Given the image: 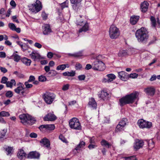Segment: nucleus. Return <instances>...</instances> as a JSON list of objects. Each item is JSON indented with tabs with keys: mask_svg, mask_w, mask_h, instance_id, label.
I'll return each mask as SVG.
<instances>
[{
	"mask_svg": "<svg viewBox=\"0 0 160 160\" xmlns=\"http://www.w3.org/2000/svg\"><path fill=\"white\" fill-rule=\"evenodd\" d=\"M29 82L26 81L24 83V85L25 86L26 88H32L33 85L32 84H29Z\"/></svg>",
	"mask_w": 160,
	"mask_h": 160,
	"instance_id": "53",
	"label": "nucleus"
},
{
	"mask_svg": "<svg viewBox=\"0 0 160 160\" xmlns=\"http://www.w3.org/2000/svg\"><path fill=\"white\" fill-rule=\"evenodd\" d=\"M15 93L18 94H21L23 96L26 94L27 93L25 92L24 90V88L22 87H18L14 90Z\"/></svg>",
	"mask_w": 160,
	"mask_h": 160,
	"instance_id": "18",
	"label": "nucleus"
},
{
	"mask_svg": "<svg viewBox=\"0 0 160 160\" xmlns=\"http://www.w3.org/2000/svg\"><path fill=\"white\" fill-rule=\"evenodd\" d=\"M128 122V119L125 118H123L119 122L118 124H121L122 126L124 127H125L126 124Z\"/></svg>",
	"mask_w": 160,
	"mask_h": 160,
	"instance_id": "38",
	"label": "nucleus"
},
{
	"mask_svg": "<svg viewBox=\"0 0 160 160\" xmlns=\"http://www.w3.org/2000/svg\"><path fill=\"white\" fill-rule=\"evenodd\" d=\"M151 21V26L154 28H160V21L159 18H157V21L155 18L153 16H151L150 18Z\"/></svg>",
	"mask_w": 160,
	"mask_h": 160,
	"instance_id": "10",
	"label": "nucleus"
},
{
	"mask_svg": "<svg viewBox=\"0 0 160 160\" xmlns=\"http://www.w3.org/2000/svg\"><path fill=\"white\" fill-rule=\"evenodd\" d=\"M21 61L23 63L28 66H30L31 62V61L30 59L25 57L22 58L21 59Z\"/></svg>",
	"mask_w": 160,
	"mask_h": 160,
	"instance_id": "31",
	"label": "nucleus"
},
{
	"mask_svg": "<svg viewBox=\"0 0 160 160\" xmlns=\"http://www.w3.org/2000/svg\"><path fill=\"white\" fill-rule=\"evenodd\" d=\"M138 76V74L136 73H132L130 74L129 77L132 78H135Z\"/></svg>",
	"mask_w": 160,
	"mask_h": 160,
	"instance_id": "51",
	"label": "nucleus"
},
{
	"mask_svg": "<svg viewBox=\"0 0 160 160\" xmlns=\"http://www.w3.org/2000/svg\"><path fill=\"white\" fill-rule=\"evenodd\" d=\"M88 105L90 107L93 108H96L97 106V103L94 98H92L90 99Z\"/></svg>",
	"mask_w": 160,
	"mask_h": 160,
	"instance_id": "29",
	"label": "nucleus"
},
{
	"mask_svg": "<svg viewBox=\"0 0 160 160\" xmlns=\"http://www.w3.org/2000/svg\"><path fill=\"white\" fill-rule=\"evenodd\" d=\"M109 36L111 39L118 38L120 35L119 29L114 25L110 26L109 29Z\"/></svg>",
	"mask_w": 160,
	"mask_h": 160,
	"instance_id": "4",
	"label": "nucleus"
},
{
	"mask_svg": "<svg viewBox=\"0 0 160 160\" xmlns=\"http://www.w3.org/2000/svg\"><path fill=\"white\" fill-rule=\"evenodd\" d=\"M121 125V124H119L117 125L115 130L116 132H118L124 130V127Z\"/></svg>",
	"mask_w": 160,
	"mask_h": 160,
	"instance_id": "37",
	"label": "nucleus"
},
{
	"mask_svg": "<svg viewBox=\"0 0 160 160\" xmlns=\"http://www.w3.org/2000/svg\"><path fill=\"white\" fill-rule=\"evenodd\" d=\"M59 6L61 7V9H63L65 8H68V1L66 0L65 1L59 4Z\"/></svg>",
	"mask_w": 160,
	"mask_h": 160,
	"instance_id": "36",
	"label": "nucleus"
},
{
	"mask_svg": "<svg viewBox=\"0 0 160 160\" xmlns=\"http://www.w3.org/2000/svg\"><path fill=\"white\" fill-rule=\"evenodd\" d=\"M107 77L108 78V79L104 78L103 80V82H109L112 81L114 79L116 78L115 76L112 74H107Z\"/></svg>",
	"mask_w": 160,
	"mask_h": 160,
	"instance_id": "24",
	"label": "nucleus"
},
{
	"mask_svg": "<svg viewBox=\"0 0 160 160\" xmlns=\"http://www.w3.org/2000/svg\"><path fill=\"white\" fill-rule=\"evenodd\" d=\"M85 145V143L83 141H81L75 148V149L76 151L79 150L81 148H83Z\"/></svg>",
	"mask_w": 160,
	"mask_h": 160,
	"instance_id": "32",
	"label": "nucleus"
},
{
	"mask_svg": "<svg viewBox=\"0 0 160 160\" xmlns=\"http://www.w3.org/2000/svg\"><path fill=\"white\" fill-rule=\"evenodd\" d=\"M124 158L125 160H136V158L135 156H132L129 157H124Z\"/></svg>",
	"mask_w": 160,
	"mask_h": 160,
	"instance_id": "52",
	"label": "nucleus"
},
{
	"mask_svg": "<svg viewBox=\"0 0 160 160\" xmlns=\"http://www.w3.org/2000/svg\"><path fill=\"white\" fill-rule=\"evenodd\" d=\"M42 145L44 146L47 148H49L50 147V142L49 140L46 138L42 139L40 142Z\"/></svg>",
	"mask_w": 160,
	"mask_h": 160,
	"instance_id": "19",
	"label": "nucleus"
},
{
	"mask_svg": "<svg viewBox=\"0 0 160 160\" xmlns=\"http://www.w3.org/2000/svg\"><path fill=\"white\" fill-rule=\"evenodd\" d=\"M8 78L6 77H3L1 79V82L2 83L6 84L8 82Z\"/></svg>",
	"mask_w": 160,
	"mask_h": 160,
	"instance_id": "49",
	"label": "nucleus"
},
{
	"mask_svg": "<svg viewBox=\"0 0 160 160\" xmlns=\"http://www.w3.org/2000/svg\"><path fill=\"white\" fill-rule=\"evenodd\" d=\"M89 142L91 144L95 143V138L94 137H89Z\"/></svg>",
	"mask_w": 160,
	"mask_h": 160,
	"instance_id": "63",
	"label": "nucleus"
},
{
	"mask_svg": "<svg viewBox=\"0 0 160 160\" xmlns=\"http://www.w3.org/2000/svg\"><path fill=\"white\" fill-rule=\"evenodd\" d=\"M28 7L30 10L35 13L40 11L42 8L41 2L39 0H37L35 3L29 5Z\"/></svg>",
	"mask_w": 160,
	"mask_h": 160,
	"instance_id": "7",
	"label": "nucleus"
},
{
	"mask_svg": "<svg viewBox=\"0 0 160 160\" xmlns=\"http://www.w3.org/2000/svg\"><path fill=\"white\" fill-rule=\"evenodd\" d=\"M13 74L16 75L19 78H22L23 77V75L19 73L17 71H15L13 72Z\"/></svg>",
	"mask_w": 160,
	"mask_h": 160,
	"instance_id": "56",
	"label": "nucleus"
},
{
	"mask_svg": "<svg viewBox=\"0 0 160 160\" xmlns=\"http://www.w3.org/2000/svg\"><path fill=\"white\" fill-rule=\"evenodd\" d=\"M97 147V145L95 144H91L88 146V147L90 149H92L96 148Z\"/></svg>",
	"mask_w": 160,
	"mask_h": 160,
	"instance_id": "62",
	"label": "nucleus"
},
{
	"mask_svg": "<svg viewBox=\"0 0 160 160\" xmlns=\"http://www.w3.org/2000/svg\"><path fill=\"white\" fill-rule=\"evenodd\" d=\"M75 68L76 70H80L82 68V65L79 63H77L75 66Z\"/></svg>",
	"mask_w": 160,
	"mask_h": 160,
	"instance_id": "54",
	"label": "nucleus"
},
{
	"mask_svg": "<svg viewBox=\"0 0 160 160\" xmlns=\"http://www.w3.org/2000/svg\"><path fill=\"white\" fill-rule=\"evenodd\" d=\"M21 122L24 125H32L35 123V120L28 114H22L19 116Z\"/></svg>",
	"mask_w": 160,
	"mask_h": 160,
	"instance_id": "3",
	"label": "nucleus"
},
{
	"mask_svg": "<svg viewBox=\"0 0 160 160\" xmlns=\"http://www.w3.org/2000/svg\"><path fill=\"white\" fill-rule=\"evenodd\" d=\"M135 36L138 42H145L149 37L148 32L146 28L142 27L137 30L135 33Z\"/></svg>",
	"mask_w": 160,
	"mask_h": 160,
	"instance_id": "2",
	"label": "nucleus"
},
{
	"mask_svg": "<svg viewBox=\"0 0 160 160\" xmlns=\"http://www.w3.org/2000/svg\"><path fill=\"white\" fill-rule=\"evenodd\" d=\"M57 74V72L56 71L52 70L47 73H45V75L48 77H51L56 76Z\"/></svg>",
	"mask_w": 160,
	"mask_h": 160,
	"instance_id": "28",
	"label": "nucleus"
},
{
	"mask_svg": "<svg viewBox=\"0 0 160 160\" xmlns=\"http://www.w3.org/2000/svg\"><path fill=\"white\" fill-rule=\"evenodd\" d=\"M71 3L73 4L72 7L75 10H78L82 0H70Z\"/></svg>",
	"mask_w": 160,
	"mask_h": 160,
	"instance_id": "12",
	"label": "nucleus"
},
{
	"mask_svg": "<svg viewBox=\"0 0 160 160\" xmlns=\"http://www.w3.org/2000/svg\"><path fill=\"white\" fill-rule=\"evenodd\" d=\"M42 31L45 35H48L52 32L50 25L48 24H45L43 26Z\"/></svg>",
	"mask_w": 160,
	"mask_h": 160,
	"instance_id": "16",
	"label": "nucleus"
},
{
	"mask_svg": "<svg viewBox=\"0 0 160 160\" xmlns=\"http://www.w3.org/2000/svg\"><path fill=\"white\" fill-rule=\"evenodd\" d=\"M139 18V16H138L133 15L131 17L130 22L131 23L132 25L135 24Z\"/></svg>",
	"mask_w": 160,
	"mask_h": 160,
	"instance_id": "25",
	"label": "nucleus"
},
{
	"mask_svg": "<svg viewBox=\"0 0 160 160\" xmlns=\"http://www.w3.org/2000/svg\"><path fill=\"white\" fill-rule=\"evenodd\" d=\"M59 138L63 142L66 144L68 143V142L66 139L65 138V137L63 136L62 135H60L59 137Z\"/></svg>",
	"mask_w": 160,
	"mask_h": 160,
	"instance_id": "45",
	"label": "nucleus"
},
{
	"mask_svg": "<svg viewBox=\"0 0 160 160\" xmlns=\"http://www.w3.org/2000/svg\"><path fill=\"white\" fill-rule=\"evenodd\" d=\"M128 54L127 50L124 49H121L119 50L118 55L119 57H122L128 56Z\"/></svg>",
	"mask_w": 160,
	"mask_h": 160,
	"instance_id": "27",
	"label": "nucleus"
},
{
	"mask_svg": "<svg viewBox=\"0 0 160 160\" xmlns=\"http://www.w3.org/2000/svg\"><path fill=\"white\" fill-rule=\"evenodd\" d=\"M74 55L75 58L79 57L82 55V52H79L74 53Z\"/></svg>",
	"mask_w": 160,
	"mask_h": 160,
	"instance_id": "55",
	"label": "nucleus"
},
{
	"mask_svg": "<svg viewBox=\"0 0 160 160\" xmlns=\"http://www.w3.org/2000/svg\"><path fill=\"white\" fill-rule=\"evenodd\" d=\"M144 91L148 95L153 96L155 93V89L153 87H151L145 88Z\"/></svg>",
	"mask_w": 160,
	"mask_h": 160,
	"instance_id": "15",
	"label": "nucleus"
},
{
	"mask_svg": "<svg viewBox=\"0 0 160 160\" xmlns=\"http://www.w3.org/2000/svg\"><path fill=\"white\" fill-rule=\"evenodd\" d=\"M40 154L36 151L30 152L28 155L27 158L28 159H38Z\"/></svg>",
	"mask_w": 160,
	"mask_h": 160,
	"instance_id": "14",
	"label": "nucleus"
},
{
	"mask_svg": "<svg viewBox=\"0 0 160 160\" xmlns=\"http://www.w3.org/2000/svg\"><path fill=\"white\" fill-rule=\"evenodd\" d=\"M39 128L40 130L41 131L44 132L46 131H48L47 130V125H40L39 127Z\"/></svg>",
	"mask_w": 160,
	"mask_h": 160,
	"instance_id": "43",
	"label": "nucleus"
},
{
	"mask_svg": "<svg viewBox=\"0 0 160 160\" xmlns=\"http://www.w3.org/2000/svg\"><path fill=\"white\" fill-rule=\"evenodd\" d=\"M56 55L55 54L51 52H49L47 54V57L49 58H51L53 57V55Z\"/></svg>",
	"mask_w": 160,
	"mask_h": 160,
	"instance_id": "59",
	"label": "nucleus"
},
{
	"mask_svg": "<svg viewBox=\"0 0 160 160\" xmlns=\"http://www.w3.org/2000/svg\"><path fill=\"white\" fill-rule=\"evenodd\" d=\"M118 77L122 80L126 81L128 78V73L124 72H120L118 73Z\"/></svg>",
	"mask_w": 160,
	"mask_h": 160,
	"instance_id": "20",
	"label": "nucleus"
},
{
	"mask_svg": "<svg viewBox=\"0 0 160 160\" xmlns=\"http://www.w3.org/2000/svg\"><path fill=\"white\" fill-rule=\"evenodd\" d=\"M12 56L13 57V59L16 62H18L21 59V57L18 55L13 53Z\"/></svg>",
	"mask_w": 160,
	"mask_h": 160,
	"instance_id": "41",
	"label": "nucleus"
},
{
	"mask_svg": "<svg viewBox=\"0 0 160 160\" xmlns=\"http://www.w3.org/2000/svg\"><path fill=\"white\" fill-rule=\"evenodd\" d=\"M35 79V78L33 76L31 75L29 77V78L27 82H29L34 81Z\"/></svg>",
	"mask_w": 160,
	"mask_h": 160,
	"instance_id": "57",
	"label": "nucleus"
},
{
	"mask_svg": "<svg viewBox=\"0 0 160 160\" xmlns=\"http://www.w3.org/2000/svg\"><path fill=\"white\" fill-rule=\"evenodd\" d=\"M16 81L14 79H12L10 81H8L6 83V86L7 87L12 88L13 86H16Z\"/></svg>",
	"mask_w": 160,
	"mask_h": 160,
	"instance_id": "30",
	"label": "nucleus"
},
{
	"mask_svg": "<svg viewBox=\"0 0 160 160\" xmlns=\"http://www.w3.org/2000/svg\"><path fill=\"white\" fill-rule=\"evenodd\" d=\"M109 94L105 91H102L100 93L98 94L99 98L104 100L108 97Z\"/></svg>",
	"mask_w": 160,
	"mask_h": 160,
	"instance_id": "21",
	"label": "nucleus"
},
{
	"mask_svg": "<svg viewBox=\"0 0 160 160\" xmlns=\"http://www.w3.org/2000/svg\"><path fill=\"white\" fill-rule=\"evenodd\" d=\"M88 29L89 26L88 24L85 23L84 26L79 30L78 32L79 33L81 32H86L88 31Z\"/></svg>",
	"mask_w": 160,
	"mask_h": 160,
	"instance_id": "34",
	"label": "nucleus"
},
{
	"mask_svg": "<svg viewBox=\"0 0 160 160\" xmlns=\"http://www.w3.org/2000/svg\"><path fill=\"white\" fill-rule=\"evenodd\" d=\"M66 68V66L65 64H62L58 66L56 68V69L58 70H63Z\"/></svg>",
	"mask_w": 160,
	"mask_h": 160,
	"instance_id": "44",
	"label": "nucleus"
},
{
	"mask_svg": "<svg viewBox=\"0 0 160 160\" xmlns=\"http://www.w3.org/2000/svg\"><path fill=\"white\" fill-rule=\"evenodd\" d=\"M69 125L72 129L79 130L81 129V126L79 120L76 118H73L70 120Z\"/></svg>",
	"mask_w": 160,
	"mask_h": 160,
	"instance_id": "6",
	"label": "nucleus"
},
{
	"mask_svg": "<svg viewBox=\"0 0 160 160\" xmlns=\"http://www.w3.org/2000/svg\"><path fill=\"white\" fill-rule=\"evenodd\" d=\"M10 116V114L8 112L2 111L0 112V117H8Z\"/></svg>",
	"mask_w": 160,
	"mask_h": 160,
	"instance_id": "42",
	"label": "nucleus"
},
{
	"mask_svg": "<svg viewBox=\"0 0 160 160\" xmlns=\"http://www.w3.org/2000/svg\"><path fill=\"white\" fill-rule=\"evenodd\" d=\"M138 92H135L120 99V105L123 106L126 104L132 103L136 99H138Z\"/></svg>",
	"mask_w": 160,
	"mask_h": 160,
	"instance_id": "1",
	"label": "nucleus"
},
{
	"mask_svg": "<svg viewBox=\"0 0 160 160\" xmlns=\"http://www.w3.org/2000/svg\"><path fill=\"white\" fill-rule=\"evenodd\" d=\"M75 72L74 71H72L71 72H66L62 73V74L64 76H68L70 77H73L75 75Z\"/></svg>",
	"mask_w": 160,
	"mask_h": 160,
	"instance_id": "35",
	"label": "nucleus"
},
{
	"mask_svg": "<svg viewBox=\"0 0 160 160\" xmlns=\"http://www.w3.org/2000/svg\"><path fill=\"white\" fill-rule=\"evenodd\" d=\"M45 102L48 104H50L55 100L56 96L52 92H47L43 96Z\"/></svg>",
	"mask_w": 160,
	"mask_h": 160,
	"instance_id": "5",
	"label": "nucleus"
},
{
	"mask_svg": "<svg viewBox=\"0 0 160 160\" xmlns=\"http://www.w3.org/2000/svg\"><path fill=\"white\" fill-rule=\"evenodd\" d=\"M86 76L84 75H81L78 76V78L79 81H82L85 80Z\"/></svg>",
	"mask_w": 160,
	"mask_h": 160,
	"instance_id": "58",
	"label": "nucleus"
},
{
	"mask_svg": "<svg viewBox=\"0 0 160 160\" xmlns=\"http://www.w3.org/2000/svg\"><path fill=\"white\" fill-rule=\"evenodd\" d=\"M46 77L42 75L40 76L38 78V80L39 81L43 82L46 80Z\"/></svg>",
	"mask_w": 160,
	"mask_h": 160,
	"instance_id": "50",
	"label": "nucleus"
},
{
	"mask_svg": "<svg viewBox=\"0 0 160 160\" xmlns=\"http://www.w3.org/2000/svg\"><path fill=\"white\" fill-rule=\"evenodd\" d=\"M0 70L3 73H5L8 71L5 68L0 66Z\"/></svg>",
	"mask_w": 160,
	"mask_h": 160,
	"instance_id": "64",
	"label": "nucleus"
},
{
	"mask_svg": "<svg viewBox=\"0 0 160 160\" xmlns=\"http://www.w3.org/2000/svg\"><path fill=\"white\" fill-rule=\"evenodd\" d=\"M30 56L31 58L34 61L42 59V58L41 57L39 54L36 52H32L30 54Z\"/></svg>",
	"mask_w": 160,
	"mask_h": 160,
	"instance_id": "17",
	"label": "nucleus"
},
{
	"mask_svg": "<svg viewBox=\"0 0 160 160\" xmlns=\"http://www.w3.org/2000/svg\"><path fill=\"white\" fill-rule=\"evenodd\" d=\"M137 124L141 128H150L152 126V123L151 122L146 121L143 119L139 120Z\"/></svg>",
	"mask_w": 160,
	"mask_h": 160,
	"instance_id": "9",
	"label": "nucleus"
},
{
	"mask_svg": "<svg viewBox=\"0 0 160 160\" xmlns=\"http://www.w3.org/2000/svg\"><path fill=\"white\" fill-rule=\"evenodd\" d=\"M8 27L10 28L12 31H14L16 28L15 24L12 23H9Z\"/></svg>",
	"mask_w": 160,
	"mask_h": 160,
	"instance_id": "48",
	"label": "nucleus"
},
{
	"mask_svg": "<svg viewBox=\"0 0 160 160\" xmlns=\"http://www.w3.org/2000/svg\"><path fill=\"white\" fill-rule=\"evenodd\" d=\"M21 48L23 51H26L28 50V46L25 44H23V45H21Z\"/></svg>",
	"mask_w": 160,
	"mask_h": 160,
	"instance_id": "61",
	"label": "nucleus"
},
{
	"mask_svg": "<svg viewBox=\"0 0 160 160\" xmlns=\"http://www.w3.org/2000/svg\"><path fill=\"white\" fill-rule=\"evenodd\" d=\"M144 145V142L143 140L138 139L135 140L134 145V148L136 150L142 148Z\"/></svg>",
	"mask_w": 160,
	"mask_h": 160,
	"instance_id": "13",
	"label": "nucleus"
},
{
	"mask_svg": "<svg viewBox=\"0 0 160 160\" xmlns=\"http://www.w3.org/2000/svg\"><path fill=\"white\" fill-rule=\"evenodd\" d=\"M6 130H2L0 133V138H2L5 135L6 133Z\"/></svg>",
	"mask_w": 160,
	"mask_h": 160,
	"instance_id": "60",
	"label": "nucleus"
},
{
	"mask_svg": "<svg viewBox=\"0 0 160 160\" xmlns=\"http://www.w3.org/2000/svg\"><path fill=\"white\" fill-rule=\"evenodd\" d=\"M148 5V3L146 1H144L141 3V8L142 12H145L147 11Z\"/></svg>",
	"mask_w": 160,
	"mask_h": 160,
	"instance_id": "22",
	"label": "nucleus"
},
{
	"mask_svg": "<svg viewBox=\"0 0 160 160\" xmlns=\"http://www.w3.org/2000/svg\"><path fill=\"white\" fill-rule=\"evenodd\" d=\"M57 117L52 113H48L44 118L43 119L45 121H53L57 119Z\"/></svg>",
	"mask_w": 160,
	"mask_h": 160,
	"instance_id": "11",
	"label": "nucleus"
},
{
	"mask_svg": "<svg viewBox=\"0 0 160 160\" xmlns=\"http://www.w3.org/2000/svg\"><path fill=\"white\" fill-rule=\"evenodd\" d=\"M92 69L94 70L102 71L105 69L104 63L100 61H96L94 62L92 65Z\"/></svg>",
	"mask_w": 160,
	"mask_h": 160,
	"instance_id": "8",
	"label": "nucleus"
},
{
	"mask_svg": "<svg viewBox=\"0 0 160 160\" xmlns=\"http://www.w3.org/2000/svg\"><path fill=\"white\" fill-rule=\"evenodd\" d=\"M12 92L11 91H8L6 93L5 95L8 98H11L13 96Z\"/></svg>",
	"mask_w": 160,
	"mask_h": 160,
	"instance_id": "47",
	"label": "nucleus"
},
{
	"mask_svg": "<svg viewBox=\"0 0 160 160\" xmlns=\"http://www.w3.org/2000/svg\"><path fill=\"white\" fill-rule=\"evenodd\" d=\"M148 144V148L149 150L152 149L155 146V144L152 139L146 140Z\"/></svg>",
	"mask_w": 160,
	"mask_h": 160,
	"instance_id": "33",
	"label": "nucleus"
},
{
	"mask_svg": "<svg viewBox=\"0 0 160 160\" xmlns=\"http://www.w3.org/2000/svg\"><path fill=\"white\" fill-rule=\"evenodd\" d=\"M5 151L7 152V155H11L12 154L13 152V148L11 147H8L5 148Z\"/></svg>",
	"mask_w": 160,
	"mask_h": 160,
	"instance_id": "39",
	"label": "nucleus"
},
{
	"mask_svg": "<svg viewBox=\"0 0 160 160\" xmlns=\"http://www.w3.org/2000/svg\"><path fill=\"white\" fill-rule=\"evenodd\" d=\"M47 127V130L48 131H50L53 130L55 127L54 124H46Z\"/></svg>",
	"mask_w": 160,
	"mask_h": 160,
	"instance_id": "46",
	"label": "nucleus"
},
{
	"mask_svg": "<svg viewBox=\"0 0 160 160\" xmlns=\"http://www.w3.org/2000/svg\"><path fill=\"white\" fill-rule=\"evenodd\" d=\"M27 154L22 149H20L18 151V156L19 158L22 160L26 157Z\"/></svg>",
	"mask_w": 160,
	"mask_h": 160,
	"instance_id": "23",
	"label": "nucleus"
},
{
	"mask_svg": "<svg viewBox=\"0 0 160 160\" xmlns=\"http://www.w3.org/2000/svg\"><path fill=\"white\" fill-rule=\"evenodd\" d=\"M100 144L102 146L108 148H110L112 146L111 143H109L108 142L104 139L101 140Z\"/></svg>",
	"mask_w": 160,
	"mask_h": 160,
	"instance_id": "26",
	"label": "nucleus"
},
{
	"mask_svg": "<svg viewBox=\"0 0 160 160\" xmlns=\"http://www.w3.org/2000/svg\"><path fill=\"white\" fill-rule=\"evenodd\" d=\"M81 18V16H80V17L79 18H77L76 22L77 25L82 26L84 24V23L83 22L84 21Z\"/></svg>",
	"mask_w": 160,
	"mask_h": 160,
	"instance_id": "40",
	"label": "nucleus"
}]
</instances>
